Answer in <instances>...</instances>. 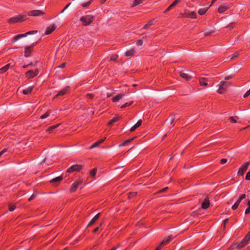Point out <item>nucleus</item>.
I'll return each mask as SVG.
<instances>
[{
	"label": "nucleus",
	"instance_id": "f3484780",
	"mask_svg": "<svg viewBox=\"0 0 250 250\" xmlns=\"http://www.w3.org/2000/svg\"><path fill=\"white\" fill-rule=\"evenodd\" d=\"M32 51V46L26 47L24 49V56L26 58L30 56Z\"/></svg>",
	"mask_w": 250,
	"mask_h": 250
},
{
	"label": "nucleus",
	"instance_id": "5701e85b",
	"mask_svg": "<svg viewBox=\"0 0 250 250\" xmlns=\"http://www.w3.org/2000/svg\"><path fill=\"white\" fill-rule=\"evenodd\" d=\"M10 64L9 63V64H6L4 67L1 68L0 69V73H3L6 72L10 67Z\"/></svg>",
	"mask_w": 250,
	"mask_h": 250
},
{
	"label": "nucleus",
	"instance_id": "aec40b11",
	"mask_svg": "<svg viewBox=\"0 0 250 250\" xmlns=\"http://www.w3.org/2000/svg\"><path fill=\"white\" fill-rule=\"evenodd\" d=\"M69 86H67L65 88H64L63 89L61 90L60 91H59L58 92V93L57 94V96H62L63 95H64L65 94H66V93H67L69 91Z\"/></svg>",
	"mask_w": 250,
	"mask_h": 250
},
{
	"label": "nucleus",
	"instance_id": "ea45409f",
	"mask_svg": "<svg viewBox=\"0 0 250 250\" xmlns=\"http://www.w3.org/2000/svg\"><path fill=\"white\" fill-rule=\"evenodd\" d=\"M142 123V121L141 120H140L137 122V123L134 125V126H135L136 128H138L141 125Z\"/></svg>",
	"mask_w": 250,
	"mask_h": 250
},
{
	"label": "nucleus",
	"instance_id": "e433bc0d",
	"mask_svg": "<svg viewBox=\"0 0 250 250\" xmlns=\"http://www.w3.org/2000/svg\"><path fill=\"white\" fill-rule=\"evenodd\" d=\"M175 5L173 3H172L164 12V13H167V12L168 11H169V10H170L172 8H173L174 6H175Z\"/></svg>",
	"mask_w": 250,
	"mask_h": 250
},
{
	"label": "nucleus",
	"instance_id": "3c124183",
	"mask_svg": "<svg viewBox=\"0 0 250 250\" xmlns=\"http://www.w3.org/2000/svg\"><path fill=\"white\" fill-rule=\"evenodd\" d=\"M250 94V89L244 95V98H247Z\"/></svg>",
	"mask_w": 250,
	"mask_h": 250
},
{
	"label": "nucleus",
	"instance_id": "0eeeda50",
	"mask_svg": "<svg viewBox=\"0 0 250 250\" xmlns=\"http://www.w3.org/2000/svg\"><path fill=\"white\" fill-rule=\"evenodd\" d=\"M230 85V83L226 81H223L221 82L219 87L220 89H223L224 91H226Z\"/></svg>",
	"mask_w": 250,
	"mask_h": 250
},
{
	"label": "nucleus",
	"instance_id": "e2e57ef3",
	"mask_svg": "<svg viewBox=\"0 0 250 250\" xmlns=\"http://www.w3.org/2000/svg\"><path fill=\"white\" fill-rule=\"evenodd\" d=\"M137 128L135 126H134V125L130 128V131L131 132H133Z\"/></svg>",
	"mask_w": 250,
	"mask_h": 250
},
{
	"label": "nucleus",
	"instance_id": "774afa93",
	"mask_svg": "<svg viewBox=\"0 0 250 250\" xmlns=\"http://www.w3.org/2000/svg\"><path fill=\"white\" fill-rule=\"evenodd\" d=\"M162 246L160 244L155 249V250H160Z\"/></svg>",
	"mask_w": 250,
	"mask_h": 250
},
{
	"label": "nucleus",
	"instance_id": "dca6fc26",
	"mask_svg": "<svg viewBox=\"0 0 250 250\" xmlns=\"http://www.w3.org/2000/svg\"><path fill=\"white\" fill-rule=\"evenodd\" d=\"M172 239V236L171 235L169 236L167 238H165L160 243V246H163L168 244Z\"/></svg>",
	"mask_w": 250,
	"mask_h": 250
},
{
	"label": "nucleus",
	"instance_id": "0e129e2a",
	"mask_svg": "<svg viewBox=\"0 0 250 250\" xmlns=\"http://www.w3.org/2000/svg\"><path fill=\"white\" fill-rule=\"evenodd\" d=\"M239 198H241V200H242L246 198V195L245 194H243Z\"/></svg>",
	"mask_w": 250,
	"mask_h": 250
},
{
	"label": "nucleus",
	"instance_id": "1a4fd4ad",
	"mask_svg": "<svg viewBox=\"0 0 250 250\" xmlns=\"http://www.w3.org/2000/svg\"><path fill=\"white\" fill-rule=\"evenodd\" d=\"M82 183V181H77V182H75V183H74L72 185V186L70 189V192H75L77 188H78V186L81 184Z\"/></svg>",
	"mask_w": 250,
	"mask_h": 250
},
{
	"label": "nucleus",
	"instance_id": "5fc2aeb1",
	"mask_svg": "<svg viewBox=\"0 0 250 250\" xmlns=\"http://www.w3.org/2000/svg\"><path fill=\"white\" fill-rule=\"evenodd\" d=\"M227 162V160L226 159H222L221 160V164H224L225 163H226Z\"/></svg>",
	"mask_w": 250,
	"mask_h": 250
},
{
	"label": "nucleus",
	"instance_id": "393cba45",
	"mask_svg": "<svg viewBox=\"0 0 250 250\" xmlns=\"http://www.w3.org/2000/svg\"><path fill=\"white\" fill-rule=\"evenodd\" d=\"M32 89H33V87L30 86V87H28L27 88L23 90V93L25 95L29 94L31 92Z\"/></svg>",
	"mask_w": 250,
	"mask_h": 250
},
{
	"label": "nucleus",
	"instance_id": "69168bd1",
	"mask_svg": "<svg viewBox=\"0 0 250 250\" xmlns=\"http://www.w3.org/2000/svg\"><path fill=\"white\" fill-rule=\"evenodd\" d=\"M168 188L167 187H166V188H163V189H162L160 192H164L165 191H166L167 190V189Z\"/></svg>",
	"mask_w": 250,
	"mask_h": 250
},
{
	"label": "nucleus",
	"instance_id": "7c9ffc66",
	"mask_svg": "<svg viewBox=\"0 0 250 250\" xmlns=\"http://www.w3.org/2000/svg\"><path fill=\"white\" fill-rule=\"evenodd\" d=\"M50 111H48L47 112H46L44 114H43V115L41 116L40 118L41 119H45L47 117H48L50 114Z\"/></svg>",
	"mask_w": 250,
	"mask_h": 250
},
{
	"label": "nucleus",
	"instance_id": "6e6552de",
	"mask_svg": "<svg viewBox=\"0 0 250 250\" xmlns=\"http://www.w3.org/2000/svg\"><path fill=\"white\" fill-rule=\"evenodd\" d=\"M44 13L40 10H36L29 12L28 15L30 16H39L43 15Z\"/></svg>",
	"mask_w": 250,
	"mask_h": 250
},
{
	"label": "nucleus",
	"instance_id": "f704fd0d",
	"mask_svg": "<svg viewBox=\"0 0 250 250\" xmlns=\"http://www.w3.org/2000/svg\"><path fill=\"white\" fill-rule=\"evenodd\" d=\"M132 103H133V101H131L130 102H129V103H126L121 106V108H125L128 106L131 105L132 104Z\"/></svg>",
	"mask_w": 250,
	"mask_h": 250
},
{
	"label": "nucleus",
	"instance_id": "37998d69",
	"mask_svg": "<svg viewBox=\"0 0 250 250\" xmlns=\"http://www.w3.org/2000/svg\"><path fill=\"white\" fill-rule=\"evenodd\" d=\"M213 32H214V31L213 30L206 31L204 33V35L205 36H209V35H210L211 33H212Z\"/></svg>",
	"mask_w": 250,
	"mask_h": 250
},
{
	"label": "nucleus",
	"instance_id": "f8f14e48",
	"mask_svg": "<svg viewBox=\"0 0 250 250\" xmlns=\"http://www.w3.org/2000/svg\"><path fill=\"white\" fill-rule=\"evenodd\" d=\"M231 6L230 4L228 5V6L225 5H221L218 9V12L220 13H222L224 11H226L228 9H229Z\"/></svg>",
	"mask_w": 250,
	"mask_h": 250
},
{
	"label": "nucleus",
	"instance_id": "a18cd8bd",
	"mask_svg": "<svg viewBox=\"0 0 250 250\" xmlns=\"http://www.w3.org/2000/svg\"><path fill=\"white\" fill-rule=\"evenodd\" d=\"M246 179L247 180H250V170L246 174Z\"/></svg>",
	"mask_w": 250,
	"mask_h": 250
},
{
	"label": "nucleus",
	"instance_id": "c03bdc74",
	"mask_svg": "<svg viewBox=\"0 0 250 250\" xmlns=\"http://www.w3.org/2000/svg\"><path fill=\"white\" fill-rule=\"evenodd\" d=\"M238 206L239 205L238 204V203H236L235 202V204L232 206L231 208L233 210H235L238 208Z\"/></svg>",
	"mask_w": 250,
	"mask_h": 250
},
{
	"label": "nucleus",
	"instance_id": "6ab92c4d",
	"mask_svg": "<svg viewBox=\"0 0 250 250\" xmlns=\"http://www.w3.org/2000/svg\"><path fill=\"white\" fill-rule=\"evenodd\" d=\"M180 75L183 78L186 79V80H189L191 79V76H188V74L184 72V71H181L180 72Z\"/></svg>",
	"mask_w": 250,
	"mask_h": 250
},
{
	"label": "nucleus",
	"instance_id": "423d86ee",
	"mask_svg": "<svg viewBox=\"0 0 250 250\" xmlns=\"http://www.w3.org/2000/svg\"><path fill=\"white\" fill-rule=\"evenodd\" d=\"M250 164V162H246L243 165H242L238 171V174L243 175Z\"/></svg>",
	"mask_w": 250,
	"mask_h": 250
},
{
	"label": "nucleus",
	"instance_id": "13d9d810",
	"mask_svg": "<svg viewBox=\"0 0 250 250\" xmlns=\"http://www.w3.org/2000/svg\"><path fill=\"white\" fill-rule=\"evenodd\" d=\"M217 92L219 94H222L223 92L224 91L223 89H220V88L219 87L218 89L217 90Z\"/></svg>",
	"mask_w": 250,
	"mask_h": 250
},
{
	"label": "nucleus",
	"instance_id": "b1692460",
	"mask_svg": "<svg viewBox=\"0 0 250 250\" xmlns=\"http://www.w3.org/2000/svg\"><path fill=\"white\" fill-rule=\"evenodd\" d=\"M62 176H59V177H56V178L52 179L50 181V182L52 183L59 182L61 180H62Z\"/></svg>",
	"mask_w": 250,
	"mask_h": 250
},
{
	"label": "nucleus",
	"instance_id": "4468645a",
	"mask_svg": "<svg viewBox=\"0 0 250 250\" xmlns=\"http://www.w3.org/2000/svg\"><path fill=\"white\" fill-rule=\"evenodd\" d=\"M210 204L209 199L208 197L206 198L205 200L202 204V208L203 209H207L209 207Z\"/></svg>",
	"mask_w": 250,
	"mask_h": 250
},
{
	"label": "nucleus",
	"instance_id": "de8ad7c7",
	"mask_svg": "<svg viewBox=\"0 0 250 250\" xmlns=\"http://www.w3.org/2000/svg\"><path fill=\"white\" fill-rule=\"evenodd\" d=\"M136 44H137V45H139V46H140V45H142V44H143V41H142V40H138V41H137V42Z\"/></svg>",
	"mask_w": 250,
	"mask_h": 250
},
{
	"label": "nucleus",
	"instance_id": "bb28decb",
	"mask_svg": "<svg viewBox=\"0 0 250 250\" xmlns=\"http://www.w3.org/2000/svg\"><path fill=\"white\" fill-rule=\"evenodd\" d=\"M133 139H134V138H131L130 139L127 140L125 141L124 142H123L122 144L119 145V146L121 147V146H125L127 144H128L129 143L131 142Z\"/></svg>",
	"mask_w": 250,
	"mask_h": 250
},
{
	"label": "nucleus",
	"instance_id": "864d4df0",
	"mask_svg": "<svg viewBox=\"0 0 250 250\" xmlns=\"http://www.w3.org/2000/svg\"><path fill=\"white\" fill-rule=\"evenodd\" d=\"M36 197V195L35 194H33L32 195V196L29 198L28 200L29 201H30L31 200H32L33 199H34Z\"/></svg>",
	"mask_w": 250,
	"mask_h": 250
},
{
	"label": "nucleus",
	"instance_id": "72a5a7b5",
	"mask_svg": "<svg viewBox=\"0 0 250 250\" xmlns=\"http://www.w3.org/2000/svg\"><path fill=\"white\" fill-rule=\"evenodd\" d=\"M92 1V0H90L89 1H88L86 3H83L82 4V6L83 7H86L89 6L91 3Z\"/></svg>",
	"mask_w": 250,
	"mask_h": 250
},
{
	"label": "nucleus",
	"instance_id": "603ef678",
	"mask_svg": "<svg viewBox=\"0 0 250 250\" xmlns=\"http://www.w3.org/2000/svg\"><path fill=\"white\" fill-rule=\"evenodd\" d=\"M234 26V23L232 22V23H230V24H229L227 26V27H228V28H229V29H231V28H233Z\"/></svg>",
	"mask_w": 250,
	"mask_h": 250
},
{
	"label": "nucleus",
	"instance_id": "ddd939ff",
	"mask_svg": "<svg viewBox=\"0 0 250 250\" xmlns=\"http://www.w3.org/2000/svg\"><path fill=\"white\" fill-rule=\"evenodd\" d=\"M125 96V93L119 94L112 98V101L113 102H116L122 99Z\"/></svg>",
	"mask_w": 250,
	"mask_h": 250
},
{
	"label": "nucleus",
	"instance_id": "20e7f679",
	"mask_svg": "<svg viewBox=\"0 0 250 250\" xmlns=\"http://www.w3.org/2000/svg\"><path fill=\"white\" fill-rule=\"evenodd\" d=\"M39 73L38 69H36L35 70H30L27 71L25 73L26 77L28 79L33 78L36 76Z\"/></svg>",
	"mask_w": 250,
	"mask_h": 250
},
{
	"label": "nucleus",
	"instance_id": "c9c22d12",
	"mask_svg": "<svg viewBox=\"0 0 250 250\" xmlns=\"http://www.w3.org/2000/svg\"><path fill=\"white\" fill-rule=\"evenodd\" d=\"M97 169L96 168L91 170L90 172V174L92 177H94L96 173Z\"/></svg>",
	"mask_w": 250,
	"mask_h": 250
},
{
	"label": "nucleus",
	"instance_id": "a211bd4d",
	"mask_svg": "<svg viewBox=\"0 0 250 250\" xmlns=\"http://www.w3.org/2000/svg\"><path fill=\"white\" fill-rule=\"evenodd\" d=\"M100 214V213H98V214H97L88 223L87 227L92 225L95 222H96L97 220V219L99 218Z\"/></svg>",
	"mask_w": 250,
	"mask_h": 250
},
{
	"label": "nucleus",
	"instance_id": "09e8293b",
	"mask_svg": "<svg viewBox=\"0 0 250 250\" xmlns=\"http://www.w3.org/2000/svg\"><path fill=\"white\" fill-rule=\"evenodd\" d=\"M16 208V207L15 206H9V210L10 211H13Z\"/></svg>",
	"mask_w": 250,
	"mask_h": 250
},
{
	"label": "nucleus",
	"instance_id": "f03ea898",
	"mask_svg": "<svg viewBox=\"0 0 250 250\" xmlns=\"http://www.w3.org/2000/svg\"><path fill=\"white\" fill-rule=\"evenodd\" d=\"M250 239V231L248 232L247 234L245 236V237L243 239V240L239 243L236 244L237 247L239 248H242L244 247L248 244Z\"/></svg>",
	"mask_w": 250,
	"mask_h": 250
},
{
	"label": "nucleus",
	"instance_id": "2f4dec72",
	"mask_svg": "<svg viewBox=\"0 0 250 250\" xmlns=\"http://www.w3.org/2000/svg\"><path fill=\"white\" fill-rule=\"evenodd\" d=\"M119 118L118 117H114L111 120H110L109 121V122L108 123V125H111L112 123H115L116 122H117Z\"/></svg>",
	"mask_w": 250,
	"mask_h": 250
},
{
	"label": "nucleus",
	"instance_id": "a878e982",
	"mask_svg": "<svg viewBox=\"0 0 250 250\" xmlns=\"http://www.w3.org/2000/svg\"><path fill=\"white\" fill-rule=\"evenodd\" d=\"M208 8H209L200 9H199L198 13L200 15H203L206 13V12L208 10Z\"/></svg>",
	"mask_w": 250,
	"mask_h": 250
},
{
	"label": "nucleus",
	"instance_id": "412c9836",
	"mask_svg": "<svg viewBox=\"0 0 250 250\" xmlns=\"http://www.w3.org/2000/svg\"><path fill=\"white\" fill-rule=\"evenodd\" d=\"M27 35L26 34V33L24 34H18L16 35L13 39V41L14 42L17 41L20 39L26 37Z\"/></svg>",
	"mask_w": 250,
	"mask_h": 250
},
{
	"label": "nucleus",
	"instance_id": "8fccbe9b",
	"mask_svg": "<svg viewBox=\"0 0 250 250\" xmlns=\"http://www.w3.org/2000/svg\"><path fill=\"white\" fill-rule=\"evenodd\" d=\"M238 52H236V53H235L234 54H233V55L231 56V58H230V59H234V58H235L237 57L238 56Z\"/></svg>",
	"mask_w": 250,
	"mask_h": 250
},
{
	"label": "nucleus",
	"instance_id": "9b49d317",
	"mask_svg": "<svg viewBox=\"0 0 250 250\" xmlns=\"http://www.w3.org/2000/svg\"><path fill=\"white\" fill-rule=\"evenodd\" d=\"M183 16L184 17H189L192 19H196L197 18L196 14L194 12H186Z\"/></svg>",
	"mask_w": 250,
	"mask_h": 250
},
{
	"label": "nucleus",
	"instance_id": "4d7b16f0",
	"mask_svg": "<svg viewBox=\"0 0 250 250\" xmlns=\"http://www.w3.org/2000/svg\"><path fill=\"white\" fill-rule=\"evenodd\" d=\"M7 151V149L5 148V149H3L2 150H1L0 152V157L3 155L5 152H6Z\"/></svg>",
	"mask_w": 250,
	"mask_h": 250
},
{
	"label": "nucleus",
	"instance_id": "58836bf2",
	"mask_svg": "<svg viewBox=\"0 0 250 250\" xmlns=\"http://www.w3.org/2000/svg\"><path fill=\"white\" fill-rule=\"evenodd\" d=\"M137 192H130L128 194V197L129 198H131L134 197V196H136L137 195Z\"/></svg>",
	"mask_w": 250,
	"mask_h": 250
},
{
	"label": "nucleus",
	"instance_id": "a19ab883",
	"mask_svg": "<svg viewBox=\"0 0 250 250\" xmlns=\"http://www.w3.org/2000/svg\"><path fill=\"white\" fill-rule=\"evenodd\" d=\"M99 145L98 144V143L97 142H96V143H94L91 146H90L89 147V148L90 149H92L93 148H95V147L99 146Z\"/></svg>",
	"mask_w": 250,
	"mask_h": 250
},
{
	"label": "nucleus",
	"instance_id": "39448f33",
	"mask_svg": "<svg viewBox=\"0 0 250 250\" xmlns=\"http://www.w3.org/2000/svg\"><path fill=\"white\" fill-rule=\"evenodd\" d=\"M83 167L82 165H75L71 166L70 168H69L66 172L67 173H71L73 171H79Z\"/></svg>",
	"mask_w": 250,
	"mask_h": 250
},
{
	"label": "nucleus",
	"instance_id": "4c0bfd02",
	"mask_svg": "<svg viewBox=\"0 0 250 250\" xmlns=\"http://www.w3.org/2000/svg\"><path fill=\"white\" fill-rule=\"evenodd\" d=\"M118 57V55L117 54H115L112 55L110 58V60L113 61H115L117 58Z\"/></svg>",
	"mask_w": 250,
	"mask_h": 250
},
{
	"label": "nucleus",
	"instance_id": "49530a36",
	"mask_svg": "<svg viewBox=\"0 0 250 250\" xmlns=\"http://www.w3.org/2000/svg\"><path fill=\"white\" fill-rule=\"evenodd\" d=\"M71 5V3H68L66 5V6L63 8V9L61 12V13H63L64 11Z\"/></svg>",
	"mask_w": 250,
	"mask_h": 250
},
{
	"label": "nucleus",
	"instance_id": "2eb2a0df",
	"mask_svg": "<svg viewBox=\"0 0 250 250\" xmlns=\"http://www.w3.org/2000/svg\"><path fill=\"white\" fill-rule=\"evenodd\" d=\"M56 26L55 24H53L48 27L47 28L45 31V35H48L52 33L54 30L56 29Z\"/></svg>",
	"mask_w": 250,
	"mask_h": 250
},
{
	"label": "nucleus",
	"instance_id": "cd10ccee",
	"mask_svg": "<svg viewBox=\"0 0 250 250\" xmlns=\"http://www.w3.org/2000/svg\"><path fill=\"white\" fill-rule=\"evenodd\" d=\"M143 2V0H134L132 4V6L134 7L136 6L140 3H141Z\"/></svg>",
	"mask_w": 250,
	"mask_h": 250
},
{
	"label": "nucleus",
	"instance_id": "6e6d98bb",
	"mask_svg": "<svg viewBox=\"0 0 250 250\" xmlns=\"http://www.w3.org/2000/svg\"><path fill=\"white\" fill-rule=\"evenodd\" d=\"M229 120L230 122H231L233 123H235L236 122V121L234 119L233 117H230L229 118Z\"/></svg>",
	"mask_w": 250,
	"mask_h": 250
},
{
	"label": "nucleus",
	"instance_id": "f257e3e1",
	"mask_svg": "<svg viewBox=\"0 0 250 250\" xmlns=\"http://www.w3.org/2000/svg\"><path fill=\"white\" fill-rule=\"evenodd\" d=\"M94 18V16L87 14L85 16H82L80 18V21L83 22V25L87 26L92 22Z\"/></svg>",
	"mask_w": 250,
	"mask_h": 250
},
{
	"label": "nucleus",
	"instance_id": "338daca9",
	"mask_svg": "<svg viewBox=\"0 0 250 250\" xmlns=\"http://www.w3.org/2000/svg\"><path fill=\"white\" fill-rule=\"evenodd\" d=\"M231 78V76H227V77H225V80H228L230 79Z\"/></svg>",
	"mask_w": 250,
	"mask_h": 250
},
{
	"label": "nucleus",
	"instance_id": "7ed1b4c3",
	"mask_svg": "<svg viewBox=\"0 0 250 250\" xmlns=\"http://www.w3.org/2000/svg\"><path fill=\"white\" fill-rule=\"evenodd\" d=\"M25 19V17L22 15H19L14 17L11 18L8 20L9 23H15L19 21H23Z\"/></svg>",
	"mask_w": 250,
	"mask_h": 250
},
{
	"label": "nucleus",
	"instance_id": "79ce46f5",
	"mask_svg": "<svg viewBox=\"0 0 250 250\" xmlns=\"http://www.w3.org/2000/svg\"><path fill=\"white\" fill-rule=\"evenodd\" d=\"M37 30H33V31H29V32H27L26 33V34L27 35H31V34H35V33H37Z\"/></svg>",
	"mask_w": 250,
	"mask_h": 250
},
{
	"label": "nucleus",
	"instance_id": "c85d7f7f",
	"mask_svg": "<svg viewBox=\"0 0 250 250\" xmlns=\"http://www.w3.org/2000/svg\"><path fill=\"white\" fill-rule=\"evenodd\" d=\"M59 125L60 124H58L56 125L50 126L48 129H46V131L51 132L53 130L58 127L59 126Z\"/></svg>",
	"mask_w": 250,
	"mask_h": 250
},
{
	"label": "nucleus",
	"instance_id": "473e14b6",
	"mask_svg": "<svg viewBox=\"0 0 250 250\" xmlns=\"http://www.w3.org/2000/svg\"><path fill=\"white\" fill-rule=\"evenodd\" d=\"M152 24H153V21H148V23L144 26V28L147 29L149 26L152 25Z\"/></svg>",
	"mask_w": 250,
	"mask_h": 250
},
{
	"label": "nucleus",
	"instance_id": "4be33fe9",
	"mask_svg": "<svg viewBox=\"0 0 250 250\" xmlns=\"http://www.w3.org/2000/svg\"><path fill=\"white\" fill-rule=\"evenodd\" d=\"M136 52L134 49H131L128 51H127L125 53V56L127 57H131L133 56L135 54Z\"/></svg>",
	"mask_w": 250,
	"mask_h": 250
},
{
	"label": "nucleus",
	"instance_id": "bf43d9fd",
	"mask_svg": "<svg viewBox=\"0 0 250 250\" xmlns=\"http://www.w3.org/2000/svg\"><path fill=\"white\" fill-rule=\"evenodd\" d=\"M250 213V208H248L246 210H245V213L246 214H249Z\"/></svg>",
	"mask_w": 250,
	"mask_h": 250
},
{
	"label": "nucleus",
	"instance_id": "052dcab7",
	"mask_svg": "<svg viewBox=\"0 0 250 250\" xmlns=\"http://www.w3.org/2000/svg\"><path fill=\"white\" fill-rule=\"evenodd\" d=\"M86 96L90 99H92L94 97V95L92 94H87Z\"/></svg>",
	"mask_w": 250,
	"mask_h": 250
},
{
	"label": "nucleus",
	"instance_id": "680f3d73",
	"mask_svg": "<svg viewBox=\"0 0 250 250\" xmlns=\"http://www.w3.org/2000/svg\"><path fill=\"white\" fill-rule=\"evenodd\" d=\"M66 63H63L61 65H59L58 67L59 68H63L66 66Z\"/></svg>",
	"mask_w": 250,
	"mask_h": 250
},
{
	"label": "nucleus",
	"instance_id": "9d476101",
	"mask_svg": "<svg viewBox=\"0 0 250 250\" xmlns=\"http://www.w3.org/2000/svg\"><path fill=\"white\" fill-rule=\"evenodd\" d=\"M210 82L209 80L205 78H199L200 84L201 86H207L208 82Z\"/></svg>",
	"mask_w": 250,
	"mask_h": 250
},
{
	"label": "nucleus",
	"instance_id": "c756f323",
	"mask_svg": "<svg viewBox=\"0 0 250 250\" xmlns=\"http://www.w3.org/2000/svg\"><path fill=\"white\" fill-rule=\"evenodd\" d=\"M169 118H170V124L172 125L173 126L174 125V124H173V123H174V121L175 119V115H171L169 116Z\"/></svg>",
	"mask_w": 250,
	"mask_h": 250
}]
</instances>
